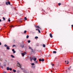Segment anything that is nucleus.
<instances>
[{"label":"nucleus","mask_w":73,"mask_h":73,"mask_svg":"<svg viewBox=\"0 0 73 73\" xmlns=\"http://www.w3.org/2000/svg\"><path fill=\"white\" fill-rule=\"evenodd\" d=\"M5 4H6V5H8V4H9V5H11V3H10V2H9V1H8V3L7 1L6 2Z\"/></svg>","instance_id":"f257e3e1"},{"label":"nucleus","mask_w":73,"mask_h":73,"mask_svg":"<svg viewBox=\"0 0 73 73\" xmlns=\"http://www.w3.org/2000/svg\"><path fill=\"white\" fill-rule=\"evenodd\" d=\"M34 58H35V56H33V57H32L31 58H30V61H32L33 60V59Z\"/></svg>","instance_id":"f03ea898"},{"label":"nucleus","mask_w":73,"mask_h":73,"mask_svg":"<svg viewBox=\"0 0 73 73\" xmlns=\"http://www.w3.org/2000/svg\"><path fill=\"white\" fill-rule=\"evenodd\" d=\"M39 61H44V59H42V60L41 59H39Z\"/></svg>","instance_id":"7ed1b4c3"},{"label":"nucleus","mask_w":73,"mask_h":73,"mask_svg":"<svg viewBox=\"0 0 73 73\" xmlns=\"http://www.w3.org/2000/svg\"><path fill=\"white\" fill-rule=\"evenodd\" d=\"M12 50L13 51V53H16V51H15V50L13 49H12Z\"/></svg>","instance_id":"20e7f679"},{"label":"nucleus","mask_w":73,"mask_h":73,"mask_svg":"<svg viewBox=\"0 0 73 73\" xmlns=\"http://www.w3.org/2000/svg\"><path fill=\"white\" fill-rule=\"evenodd\" d=\"M29 49H31L32 50V52H33V49L32 48H31V47L29 46Z\"/></svg>","instance_id":"39448f33"},{"label":"nucleus","mask_w":73,"mask_h":73,"mask_svg":"<svg viewBox=\"0 0 73 73\" xmlns=\"http://www.w3.org/2000/svg\"><path fill=\"white\" fill-rule=\"evenodd\" d=\"M50 36L51 38H52L53 37V36H52V35L51 34H50Z\"/></svg>","instance_id":"423d86ee"},{"label":"nucleus","mask_w":73,"mask_h":73,"mask_svg":"<svg viewBox=\"0 0 73 73\" xmlns=\"http://www.w3.org/2000/svg\"><path fill=\"white\" fill-rule=\"evenodd\" d=\"M21 54L22 55L23 57H24V55H25L24 54V53L23 52Z\"/></svg>","instance_id":"0eeeda50"},{"label":"nucleus","mask_w":73,"mask_h":73,"mask_svg":"<svg viewBox=\"0 0 73 73\" xmlns=\"http://www.w3.org/2000/svg\"><path fill=\"white\" fill-rule=\"evenodd\" d=\"M21 47H22V48H24V44L21 45Z\"/></svg>","instance_id":"6e6552de"},{"label":"nucleus","mask_w":73,"mask_h":73,"mask_svg":"<svg viewBox=\"0 0 73 73\" xmlns=\"http://www.w3.org/2000/svg\"><path fill=\"white\" fill-rule=\"evenodd\" d=\"M6 48H7V49H8V50H9V49H10V48L9 47V46H7V47Z\"/></svg>","instance_id":"1a4fd4ad"},{"label":"nucleus","mask_w":73,"mask_h":73,"mask_svg":"<svg viewBox=\"0 0 73 73\" xmlns=\"http://www.w3.org/2000/svg\"><path fill=\"white\" fill-rule=\"evenodd\" d=\"M18 66V67H19V68H20L21 70H23V68H21V66Z\"/></svg>","instance_id":"9d476101"},{"label":"nucleus","mask_w":73,"mask_h":73,"mask_svg":"<svg viewBox=\"0 0 73 73\" xmlns=\"http://www.w3.org/2000/svg\"><path fill=\"white\" fill-rule=\"evenodd\" d=\"M53 53H55V54H56V53H57V52H56V51H53Z\"/></svg>","instance_id":"9b49d317"},{"label":"nucleus","mask_w":73,"mask_h":73,"mask_svg":"<svg viewBox=\"0 0 73 73\" xmlns=\"http://www.w3.org/2000/svg\"><path fill=\"white\" fill-rule=\"evenodd\" d=\"M36 28H40V29L41 30V29L40 28V27H39V26H37V27H36Z\"/></svg>","instance_id":"f8f14e48"},{"label":"nucleus","mask_w":73,"mask_h":73,"mask_svg":"<svg viewBox=\"0 0 73 73\" xmlns=\"http://www.w3.org/2000/svg\"><path fill=\"white\" fill-rule=\"evenodd\" d=\"M18 65H19L18 66H21V65L20 64V63H18Z\"/></svg>","instance_id":"ddd939ff"},{"label":"nucleus","mask_w":73,"mask_h":73,"mask_svg":"<svg viewBox=\"0 0 73 73\" xmlns=\"http://www.w3.org/2000/svg\"><path fill=\"white\" fill-rule=\"evenodd\" d=\"M33 59H34V61H36V60H37V59H36V58H33Z\"/></svg>","instance_id":"4468645a"},{"label":"nucleus","mask_w":73,"mask_h":73,"mask_svg":"<svg viewBox=\"0 0 73 73\" xmlns=\"http://www.w3.org/2000/svg\"><path fill=\"white\" fill-rule=\"evenodd\" d=\"M7 70H9V67H7Z\"/></svg>","instance_id":"2eb2a0df"},{"label":"nucleus","mask_w":73,"mask_h":73,"mask_svg":"<svg viewBox=\"0 0 73 73\" xmlns=\"http://www.w3.org/2000/svg\"><path fill=\"white\" fill-rule=\"evenodd\" d=\"M11 56L12 58H15V56H13V55H11Z\"/></svg>","instance_id":"dca6fc26"},{"label":"nucleus","mask_w":73,"mask_h":73,"mask_svg":"<svg viewBox=\"0 0 73 73\" xmlns=\"http://www.w3.org/2000/svg\"><path fill=\"white\" fill-rule=\"evenodd\" d=\"M13 72H16V70H14V69H13Z\"/></svg>","instance_id":"f3484780"},{"label":"nucleus","mask_w":73,"mask_h":73,"mask_svg":"<svg viewBox=\"0 0 73 73\" xmlns=\"http://www.w3.org/2000/svg\"><path fill=\"white\" fill-rule=\"evenodd\" d=\"M3 20H4V21H5V18H4V17H3Z\"/></svg>","instance_id":"a211bd4d"},{"label":"nucleus","mask_w":73,"mask_h":73,"mask_svg":"<svg viewBox=\"0 0 73 73\" xmlns=\"http://www.w3.org/2000/svg\"><path fill=\"white\" fill-rule=\"evenodd\" d=\"M58 5H59V6H60V5H61V3H58Z\"/></svg>","instance_id":"6ab92c4d"},{"label":"nucleus","mask_w":73,"mask_h":73,"mask_svg":"<svg viewBox=\"0 0 73 73\" xmlns=\"http://www.w3.org/2000/svg\"><path fill=\"white\" fill-rule=\"evenodd\" d=\"M1 68H2V69H3L4 68L3 67V66H0Z\"/></svg>","instance_id":"aec40b11"},{"label":"nucleus","mask_w":73,"mask_h":73,"mask_svg":"<svg viewBox=\"0 0 73 73\" xmlns=\"http://www.w3.org/2000/svg\"><path fill=\"white\" fill-rule=\"evenodd\" d=\"M8 21H9V22L10 21H11V20H10V18H9V19L8 20Z\"/></svg>","instance_id":"412c9836"},{"label":"nucleus","mask_w":73,"mask_h":73,"mask_svg":"<svg viewBox=\"0 0 73 73\" xmlns=\"http://www.w3.org/2000/svg\"><path fill=\"white\" fill-rule=\"evenodd\" d=\"M38 38L37 36H35V39H37V38Z\"/></svg>","instance_id":"4be33fe9"},{"label":"nucleus","mask_w":73,"mask_h":73,"mask_svg":"<svg viewBox=\"0 0 73 73\" xmlns=\"http://www.w3.org/2000/svg\"><path fill=\"white\" fill-rule=\"evenodd\" d=\"M25 20H27V17H25Z\"/></svg>","instance_id":"5701e85b"},{"label":"nucleus","mask_w":73,"mask_h":73,"mask_svg":"<svg viewBox=\"0 0 73 73\" xmlns=\"http://www.w3.org/2000/svg\"><path fill=\"white\" fill-rule=\"evenodd\" d=\"M26 38H29V35H27V36Z\"/></svg>","instance_id":"b1692460"},{"label":"nucleus","mask_w":73,"mask_h":73,"mask_svg":"<svg viewBox=\"0 0 73 73\" xmlns=\"http://www.w3.org/2000/svg\"><path fill=\"white\" fill-rule=\"evenodd\" d=\"M28 43H30V42H31V41L30 40H29L28 41Z\"/></svg>","instance_id":"393cba45"},{"label":"nucleus","mask_w":73,"mask_h":73,"mask_svg":"<svg viewBox=\"0 0 73 73\" xmlns=\"http://www.w3.org/2000/svg\"><path fill=\"white\" fill-rule=\"evenodd\" d=\"M31 65L33 66L35 65V64L34 63H33L31 64Z\"/></svg>","instance_id":"a878e982"},{"label":"nucleus","mask_w":73,"mask_h":73,"mask_svg":"<svg viewBox=\"0 0 73 73\" xmlns=\"http://www.w3.org/2000/svg\"><path fill=\"white\" fill-rule=\"evenodd\" d=\"M43 47H45V44H43Z\"/></svg>","instance_id":"bb28decb"},{"label":"nucleus","mask_w":73,"mask_h":73,"mask_svg":"<svg viewBox=\"0 0 73 73\" xmlns=\"http://www.w3.org/2000/svg\"><path fill=\"white\" fill-rule=\"evenodd\" d=\"M4 46L5 47H7V46H7V44H5L4 45Z\"/></svg>","instance_id":"cd10ccee"},{"label":"nucleus","mask_w":73,"mask_h":73,"mask_svg":"<svg viewBox=\"0 0 73 73\" xmlns=\"http://www.w3.org/2000/svg\"><path fill=\"white\" fill-rule=\"evenodd\" d=\"M21 19H19V22H21L22 21L21 20Z\"/></svg>","instance_id":"c85d7f7f"},{"label":"nucleus","mask_w":73,"mask_h":73,"mask_svg":"<svg viewBox=\"0 0 73 73\" xmlns=\"http://www.w3.org/2000/svg\"><path fill=\"white\" fill-rule=\"evenodd\" d=\"M24 33H27V31L25 30L24 32Z\"/></svg>","instance_id":"c756f323"},{"label":"nucleus","mask_w":73,"mask_h":73,"mask_svg":"<svg viewBox=\"0 0 73 73\" xmlns=\"http://www.w3.org/2000/svg\"><path fill=\"white\" fill-rule=\"evenodd\" d=\"M69 64V61H67V64Z\"/></svg>","instance_id":"7c9ffc66"},{"label":"nucleus","mask_w":73,"mask_h":73,"mask_svg":"<svg viewBox=\"0 0 73 73\" xmlns=\"http://www.w3.org/2000/svg\"><path fill=\"white\" fill-rule=\"evenodd\" d=\"M38 32L39 33H41V32L39 30H38Z\"/></svg>","instance_id":"2f4dec72"},{"label":"nucleus","mask_w":73,"mask_h":73,"mask_svg":"<svg viewBox=\"0 0 73 73\" xmlns=\"http://www.w3.org/2000/svg\"><path fill=\"white\" fill-rule=\"evenodd\" d=\"M15 46H16V45H14L13 46V47H14Z\"/></svg>","instance_id":"473e14b6"},{"label":"nucleus","mask_w":73,"mask_h":73,"mask_svg":"<svg viewBox=\"0 0 73 73\" xmlns=\"http://www.w3.org/2000/svg\"><path fill=\"white\" fill-rule=\"evenodd\" d=\"M27 54V53L26 52H24V54H25H25Z\"/></svg>","instance_id":"72a5a7b5"},{"label":"nucleus","mask_w":73,"mask_h":73,"mask_svg":"<svg viewBox=\"0 0 73 73\" xmlns=\"http://www.w3.org/2000/svg\"><path fill=\"white\" fill-rule=\"evenodd\" d=\"M9 69L10 70H12V69L11 68H9Z\"/></svg>","instance_id":"f704fd0d"},{"label":"nucleus","mask_w":73,"mask_h":73,"mask_svg":"<svg viewBox=\"0 0 73 73\" xmlns=\"http://www.w3.org/2000/svg\"><path fill=\"white\" fill-rule=\"evenodd\" d=\"M3 73H7V72L5 71H3Z\"/></svg>","instance_id":"c9c22d12"},{"label":"nucleus","mask_w":73,"mask_h":73,"mask_svg":"<svg viewBox=\"0 0 73 73\" xmlns=\"http://www.w3.org/2000/svg\"><path fill=\"white\" fill-rule=\"evenodd\" d=\"M35 63H37V61H36L35 62Z\"/></svg>","instance_id":"e433bc0d"},{"label":"nucleus","mask_w":73,"mask_h":73,"mask_svg":"<svg viewBox=\"0 0 73 73\" xmlns=\"http://www.w3.org/2000/svg\"><path fill=\"white\" fill-rule=\"evenodd\" d=\"M38 29H36V31H37V30H38Z\"/></svg>","instance_id":"4c0bfd02"},{"label":"nucleus","mask_w":73,"mask_h":73,"mask_svg":"<svg viewBox=\"0 0 73 73\" xmlns=\"http://www.w3.org/2000/svg\"><path fill=\"white\" fill-rule=\"evenodd\" d=\"M1 45V43L0 42V45Z\"/></svg>","instance_id":"58836bf2"},{"label":"nucleus","mask_w":73,"mask_h":73,"mask_svg":"<svg viewBox=\"0 0 73 73\" xmlns=\"http://www.w3.org/2000/svg\"><path fill=\"white\" fill-rule=\"evenodd\" d=\"M10 27H13V25L11 26H10Z\"/></svg>","instance_id":"ea45409f"},{"label":"nucleus","mask_w":73,"mask_h":73,"mask_svg":"<svg viewBox=\"0 0 73 73\" xmlns=\"http://www.w3.org/2000/svg\"><path fill=\"white\" fill-rule=\"evenodd\" d=\"M54 64H52V66H54Z\"/></svg>","instance_id":"a19ab883"},{"label":"nucleus","mask_w":73,"mask_h":73,"mask_svg":"<svg viewBox=\"0 0 73 73\" xmlns=\"http://www.w3.org/2000/svg\"><path fill=\"white\" fill-rule=\"evenodd\" d=\"M6 64H5L4 65V66H6Z\"/></svg>","instance_id":"79ce46f5"},{"label":"nucleus","mask_w":73,"mask_h":73,"mask_svg":"<svg viewBox=\"0 0 73 73\" xmlns=\"http://www.w3.org/2000/svg\"><path fill=\"white\" fill-rule=\"evenodd\" d=\"M1 20L0 19V22H1Z\"/></svg>","instance_id":"37998d69"},{"label":"nucleus","mask_w":73,"mask_h":73,"mask_svg":"<svg viewBox=\"0 0 73 73\" xmlns=\"http://www.w3.org/2000/svg\"><path fill=\"white\" fill-rule=\"evenodd\" d=\"M72 27H73V25H72Z\"/></svg>","instance_id":"c03bdc74"},{"label":"nucleus","mask_w":73,"mask_h":73,"mask_svg":"<svg viewBox=\"0 0 73 73\" xmlns=\"http://www.w3.org/2000/svg\"><path fill=\"white\" fill-rule=\"evenodd\" d=\"M70 68H68V70H70Z\"/></svg>","instance_id":"a18cd8bd"},{"label":"nucleus","mask_w":73,"mask_h":73,"mask_svg":"<svg viewBox=\"0 0 73 73\" xmlns=\"http://www.w3.org/2000/svg\"><path fill=\"white\" fill-rule=\"evenodd\" d=\"M31 73H32V71H31Z\"/></svg>","instance_id":"49530a36"},{"label":"nucleus","mask_w":73,"mask_h":73,"mask_svg":"<svg viewBox=\"0 0 73 73\" xmlns=\"http://www.w3.org/2000/svg\"><path fill=\"white\" fill-rule=\"evenodd\" d=\"M35 27H37V26H35Z\"/></svg>","instance_id":"de8ad7c7"},{"label":"nucleus","mask_w":73,"mask_h":73,"mask_svg":"<svg viewBox=\"0 0 73 73\" xmlns=\"http://www.w3.org/2000/svg\"><path fill=\"white\" fill-rule=\"evenodd\" d=\"M0 61H1V59H0Z\"/></svg>","instance_id":"09e8293b"},{"label":"nucleus","mask_w":73,"mask_h":73,"mask_svg":"<svg viewBox=\"0 0 73 73\" xmlns=\"http://www.w3.org/2000/svg\"><path fill=\"white\" fill-rule=\"evenodd\" d=\"M56 58H55V59H56Z\"/></svg>","instance_id":"8fccbe9b"},{"label":"nucleus","mask_w":73,"mask_h":73,"mask_svg":"<svg viewBox=\"0 0 73 73\" xmlns=\"http://www.w3.org/2000/svg\"><path fill=\"white\" fill-rule=\"evenodd\" d=\"M65 62H66V61H65Z\"/></svg>","instance_id":"3c124183"},{"label":"nucleus","mask_w":73,"mask_h":73,"mask_svg":"<svg viewBox=\"0 0 73 73\" xmlns=\"http://www.w3.org/2000/svg\"><path fill=\"white\" fill-rule=\"evenodd\" d=\"M71 66L70 67V68H71Z\"/></svg>","instance_id":"603ef678"},{"label":"nucleus","mask_w":73,"mask_h":73,"mask_svg":"<svg viewBox=\"0 0 73 73\" xmlns=\"http://www.w3.org/2000/svg\"><path fill=\"white\" fill-rule=\"evenodd\" d=\"M10 73H11V72H10Z\"/></svg>","instance_id":"864d4df0"}]
</instances>
